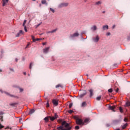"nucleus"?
I'll list each match as a JSON object with an SVG mask.
<instances>
[{
	"label": "nucleus",
	"mask_w": 130,
	"mask_h": 130,
	"mask_svg": "<svg viewBox=\"0 0 130 130\" xmlns=\"http://www.w3.org/2000/svg\"><path fill=\"white\" fill-rule=\"evenodd\" d=\"M80 35L78 32H75L73 34H71L70 35V38L71 39H73V38H75V37H78V36Z\"/></svg>",
	"instance_id": "20e7f679"
},
{
	"label": "nucleus",
	"mask_w": 130,
	"mask_h": 130,
	"mask_svg": "<svg viewBox=\"0 0 130 130\" xmlns=\"http://www.w3.org/2000/svg\"><path fill=\"white\" fill-rule=\"evenodd\" d=\"M39 26H40V24H38V25H37V27H38Z\"/></svg>",
	"instance_id": "680f3d73"
},
{
	"label": "nucleus",
	"mask_w": 130,
	"mask_h": 130,
	"mask_svg": "<svg viewBox=\"0 0 130 130\" xmlns=\"http://www.w3.org/2000/svg\"><path fill=\"white\" fill-rule=\"evenodd\" d=\"M15 61L16 62H18V58H15Z\"/></svg>",
	"instance_id": "603ef678"
},
{
	"label": "nucleus",
	"mask_w": 130,
	"mask_h": 130,
	"mask_svg": "<svg viewBox=\"0 0 130 130\" xmlns=\"http://www.w3.org/2000/svg\"><path fill=\"white\" fill-rule=\"evenodd\" d=\"M91 29L93 31H96V30H97V26L96 25H93L92 27H91Z\"/></svg>",
	"instance_id": "ddd939ff"
},
{
	"label": "nucleus",
	"mask_w": 130,
	"mask_h": 130,
	"mask_svg": "<svg viewBox=\"0 0 130 130\" xmlns=\"http://www.w3.org/2000/svg\"><path fill=\"white\" fill-rule=\"evenodd\" d=\"M49 48H50V47H48L44 49H43L44 53H47L48 52V51H49Z\"/></svg>",
	"instance_id": "1a4fd4ad"
},
{
	"label": "nucleus",
	"mask_w": 130,
	"mask_h": 130,
	"mask_svg": "<svg viewBox=\"0 0 130 130\" xmlns=\"http://www.w3.org/2000/svg\"><path fill=\"white\" fill-rule=\"evenodd\" d=\"M69 6V3H62L58 5V9H61L64 7H68Z\"/></svg>",
	"instance_id": "7ed1b4c3"
},
{
	"label": "nucleus",
	"mask_w": 130,
	"mask_h": 130,
	"mask_svg": "<svg viewBox=\"0 0 130 130\" xmlns=\"http://www.w3.org/2000/svg\"><path fill=\"white\" fill-rule=\"evenodd\" d=\"M68 112L70 114H72V113L73 112H74V111H73V110H71L70 111H68Z\"/></svg>",
	"instance_id": "72a5a7b5"
},
{
	"label": "nucleus",
	"mask_w": 130,
	"mask_h": 130,
	"mask_svg": "<svg viewBox=\"0 0 130 130\" xmlns=\"http://www.w3.org/2000/svg\"><path fill=\"white\" fill-rule=\"evenodd\" d=\"M118 91H119V89H118V88H117V89L116 90V93L118 92Z\"/></svg>",
	"instance_id": "de8ad7c7"
},
{
	"label": "nucleus",
	"mask_w": 130,
	"mask_h": 130,
	"mask_svg": "<svg viewBox=\"0 0 130 130\" xmlns=\"http://www.w3.org/2000/svg\"><path fill=\"white\" fill-rule=\"evenodd\" d=\"M103 14H105V11H103Z\"/></svg>",
	"instance_id": "bf43d9fd"
},
{
	"label": "nucleus",
	"mask_w": 130,
	"mask_h": 130,
	"mask_svg": "<svg viewBox=\"0 0 130 130\" xmlns=\"http://www.w3.org/2000/svg\"><path fill=\"white\" fill-rule=\"evenodd\" d=\"M11 71V72H15V71L14 70V69H12V68H10L9 69Z\"/></svg>",
	"instance_id": "37998d69"
},
{
	"label": "nucleus",
	"mask_w": 130,
	"mask_h": 130,
	"mask_svg": "<svg viewBox=\"0 0 130 130\" xmlns=\"http://www.w3.org/2000/svg\"><path fill=\"white\" fill-rule=\"evenodd\" d=\"M107 36H109L110 35V32L107 33Z\"/></svg>",
	"instance_id": "09e8293b"
},
{
	"label": "nucleus",
	"mask_w": 130,
	"mask_h": 130,
	"mask_svg": "<svg viewBox=\"0 0 130 130\" xmlns=\"http://www.w3.org/2000/svg\"><path fill=\"white\" fill-rule=\"evenodd\" d=\"M50 33H52L51 31H47V34H49Z\"/></svg>",
	"instance_id": "a18cd8bd"
},
{
	"label": "nucleus",
	"mask_w": 130,
	"mask_h": 130,
	"mask_svg": "<svg viewBox=\"0 0 130 130\" xmlns=\"http://www.w3.org/2000/svg\"><path fill=\"white\" fill-rule=\"evenodd\" d=\"M128 120V119L126 118H124V121H125V122H127V121Z\"/></svg>",
	"instance_id": "c9c22d12"
},
{
	"label": "nucleus",
	"mask_w": 130,
	"mask_h": 130,
	"mask_svg": "<svg viewBox=\"0 0 130 130\" xmlns=\"http://www.w3.org/2000/svg\"><path fill=\"white\" fill-rule=\"evenodd\" d=\"M74 118L76 119V122L77 124H79L80 125L82 124V125H84V122H83V120L79 118V117L74 116Z\"/></svg>",
	"instance_id": "f03ea898"
},
{
	"label": "nucleus",
	"mask_w": 130,
	"mask_h": 130,
	"mask_svg": "<svg viewBox=\"0 0 130 130\" xmlns=\"http://www.w3.org/2000/svg\"><path fill=\"white\" fill-rule=\"evenodd\" d=\"M19 90L20 92H23L24 91V89H23V88H19Z\"/></svg>",
	"instance_id": "c03bdc74"
},
{
	"label": "nucleus",
	"mask_w": 130,
	"mask_h": 130,
	"mask_svg": "<svg viewBox=\"0 0 130 130\" xmlns=\"http://www.w3.org/2000/svg\"><path fill=\"white\" fill-rule=\"evenodd\" d=\"M29 45H30V44H28L27 45V46H26V47H28V46H29Z\"/></svg>",
	"instance_id": "5fc2aeb1"
},
{
	"label": "nucleus",
	"mask_w": 130,
	"mask_h": 130,
	"mask_svg": "<svg viewBox=\"0 0 130 130\" xmlns=\"http://www.w3.org/2000/svg\"><path fill=\"white\" fill-rule=\"evenodd\" d=\"M86 76H87V77H88V76H89V75H86Z\"/></svg>",
	"instance_id": "69168bd1"
},
{
	"label": "nucleus",
	"mask_w": 130,
	"mask_h": 130,
	"mask_svg": "<svg viewBox=\"0 0 130 130\" xmlns=\"http://www.w3.org/2000/svg\"><path fill=\"white\" fill-rule=\"evenodd\" d=\"M50 11H51V12H52L53 13H55V12L54 11V10L53 8H50Z\"/></svg>",
	"instance_id": "c756f323"
},
{
	"label": "nucleus",
	"mask_w": 130,
	"mask_h": 130,
	"mask_svg": "<svg viewBox=\"0 0 130 130\" xmlns=\"http://www.w3.org/2000/svg\"><path fill=\"white\" fill-rule=\"evenodd\" d=\"M59 87L62 88V85L61 84H58V85H56L55 88H59Z\"/></svg>",
	"instance_id": "5701e85b"
},
{
	"label": "nucleus",
	"mask_w": 130,
	"mask_h": 130,
	"mask_svg": "<svg viewBox=\"0 0 130 130\" xmlns=\"http://www.w3.org/2000/svg\"><path fill=\"white\" fill-rule=\"evenodd\" d=\"M79 128H80V127L79 126L77 125V126H75V129H79Z\"/></svg>",
	"instance_id": "58836bf2"
},
{
	"label": "nucleus",
	"mask_w": 130,
	"mask_h": 130,
	"mask_svg": "<svg viewBox=\"0 0 130 130\" xmlns=\"http://www.w3.org/2000/svg\"><path fill=\"white\" fill-rule=\"evenodd\" d=\"M1 120L2 121H3V117H1Z\"/></svg>",
	"instance_id": "4d7b16f0"
},
{
	"label": "nucleus",
	"mask_w": 130,
	"mask_h": 130,
	"mask_svg": "<svg viewBox=\"0 0 130 130\" xmlns=\"http://www.w3.org/2000/svg\"><path fill=\"white\" fill-rule=\"evenodd\" d=\"M126 126H127V123H125L123 126H122V129H124V128H125Z\"/></svg>",
	"instance_id": "412c9836"
},
{
	"label": "nucleus",
	"mask_w": 130,
	"mask_h": 130,
	"mask_svg": "<svg viewBox=\"0 0 130 130\" xmlns=\"http://www.w3.org/2000/svg\"><path fill=\"white\" fill-rule=\"evenodd\" d=\"M101 97H102L101 95H100V96H98L96 98V100L98 101H100V100H101Z\"/></svg>",
	"instance_id": "393cba45"
},
{
	"label": "nucleus",
	"mask_w": 130,
	"mask_h": 130,
	"mask_svg": "<svg viewBox=\"0 0 130 130\" xmlns=\"http://www.w3.org/2000/svg\"><path fill=\"white\" fill-rule=\"evenodd\" d=\"M112 91H113L112 88H110V89H108V92L109 93H112Z\"/></svg>",
	"instance_id": "473e14b6"
},
{
	"label": "nucleus",
	"mask_w": 130,
	"mask_h": 130,
	"mask_svg": "<svg viewBox=\"0 0 130 130\" xmlns=\"http://www.w3.org/2000/svg\"><path fill=\"white\" fill-rule=\"evenodd\" d=\"M21 120H22V119H19V122H21Z\"/></svg>",
	"instance_id": "13d9d810"
},
{
	"label": "nucleus",
	"mask_w": 130,
	"mask_h": 130,
	"mask_svg": "<svg viewBox=\"0 0 130 130\" xmlns=\"http://www.w3.org/2000/svg\"><path fill=\"white\" fill-rule=\"evenodd\" d=\"M32 1H34V2H35V1H36V0H32Z\"/></svg>",
	"instance_id": "338daca9"
},
{
	"label": "nucleus",
	"mask_w": 130,
	"mask_h": 130,
	"mask_svg": "<svg viewBox=\"0 0 130 130\" xmlns=\"http://www.w3.org/2000/svg\"><path fill=\"white\" fill-rule=\"evenodd\" d=\"M2 72V70L0 69V73Z\"/></svg>",
	"instance_id": "e2e57ef3"
},
{
	"label": "nucleus",
	"mask_w": 130,
	"mask_h": 130,
	"mask_svg": "<svg viewBox=\"0 0 130 130\" xmlns=\"http://www.w3.org/2000/svg\"><path fill=\"white\" fill-rule=\"evenodd\" d=\"M85 3H87V0H84Z\"/></svg>",
	"instance_id": "052dcab7"
},
{
	"label": "nucleus",
	"mask_w": 130,
	"mask_h": 130,
	"mask_svg": "<svg viewBox=\"0 0 130 130\" xmlns=\"http://www.w3.org/2000/svg\"><path fill=\"white\" fill-rule=\"evenodd\" d=\"M3 114H4V112H0V115H3Z\"/></svg>",
	"instance_id": "8fccbe9b"
},
{
	"label": "nucleus",
	"mask_w": 130,
	"mask_h": 130,
	"mask_svg": "<svg viewBox=\"0 0 130 130\" xmlns=\"http://www.w3.org/2000/svg\"><path fill=\"white\" fill-rule=\"evenodd\" d=\"M43 45H46V42L43 43Z\"/></svg>",
	"instance_id": "3c124183"
},
{
	"label": "nucleus",
	"mask_w": 130,
	"mask_h": 130,
	"mask_svg": "<svg viewBox=\"0 0 130 130\" xmlns=\"http://www.w3.org/2000/svg\"><path fill=\"white\" fill-rule=\"evenodd\" d=\"M127 40H130V33L127 36Z\"/></svg>",
	"instance_id": "7c9ffc66"
},
{
	"label": "nucleus",
	"mask_w": 130,
	"mask_h": 130,
	"mask_svg": "<svg viewBox=\"0 0 130 130\" xmlns=\"http://www.w3.org/2000/svg\"><path fill=\"white\" fill-rule=\"evenodd\" d=\"M119 110H120V112H121V113H122L123 112V111L122 110V108H121V107H119Z\"/></svg>",
	"instance_id": "a878e982"
},
{
	"label": "nucleus",
	"mask_w": 130,
	"mask_h": 130,
	"mask_svg": "<svg viewBox=\"0 0 130 130\" xmlns=\"http://www.w3.org/2000/svg\"><path fill=\"white\" fill-rule=\"evenodd\" d=\"M62 126L57 127L58 130H71L72 127H70V124L67 123L66 121H63L61 123Z\"/></svg>",
	"instance_id": "f257e3e1"
},
{
	"label": "nucleus",
	"mask_w": 130,
	"mask_h": 130,
	"mask_svg": "<svg viewBox=\"0 0 130 130\" xmlns=\"http://www.w3.org/2000/svg\"><path fill=\"white\" fill-rule=\"evenodd\" d=\"M46 107H49V103H48V101L47 103V106Z\"/></svg>",
	"instance_id": "79ce46f5"
},
{
	"label": "nucleus",
	"mask_w": 130,
	"mask_h": 130,
	"mask_svg": "<svg viewBox=\"0 0 130 130\" xmlns=\"http://www.w3.org/2000/svg\"><path fill=\"white\" fill-rule=\"evenodd\" d=\"M42 5H45V4H46V5H47V3H46V0H42Z\"/></svg>",
	"instance_id": "b1692460"
},
{
	"label": "nucleus",
	"mask_w": 130,
	"mask_h": 130,
	"mask_svg": "<svg viewBox=\"0 0 130 130\" xmlns=\"http://www.w3.org/2000/svg\"><path fill=\"white\" fill-rule=\"evenodd\" d=\"M43 35V34H40V35Z\"/></svg>",
	"instance_id": "0e129e2a"
},
{
	"label": "nucleus",
	"mask_w": 130,
	"mask_h": 130,
	"mask_svg": "<svg viewBox=\"0 0 130 130\" xmlns=\"http://www.w3.org/2000/svg\"><path fill=\"white\" fill-rule=\"evenodd\" d=\"M35 112V111L34 109L30 110L29 112V114H32V113H34Z\"/></svg>",
	"instance_id": "aec40b11"
},
{
	"label": "nucleus",
	"mask_w": 130,
	"mask_h": 130,
	"mask_svg": "<svg viewBox=\"0 0 130 130\" xmlns=\"http://www.w3.org/2000/svg\"><path fill=\"white\" fill-rule=\"evenodd\" d=\"M100 39L99 38V37L98 36L95 38H93L92 39V40H93V41H94V42H98V41H99Z\"/></svg>",
	"instance_id": "6e6552de"
},
{
	"label": "nucleus",
	"mask_w": 130,
	"mask_h": 130,
	"mask_svg": "<svg viewBox=\"0 0 130 130\" xmlns=\"http://www.w3.org/2000/svg\"><path fill=\"white\" fill-rule=\"evenodd\" d=\"M31 39H32L34 42H35L36 39L35 36H31Z\"/></svg>",
	"instance_id": "bb28decb"
},
{
	"label": "nucleus",
	"mask_w": 130,
	"mask_h": 130,
	"mask_svg": "<svg viewBox=\"0 0 130 130\" xmlns=\"http://www.w3.org/2000/svg\"><path fill=\"white\" fill-rule=\"evenodd\" d=\"M24 30L25 32H28V30H27V26H24Z\"/></svg>",
	"instance_id": "f704fd0d"
},
{
	"label": "nucleus",
	"mask_w": 130,
	"mask_h": 130,
	"mask_svg": "<svg viewBox=\"0 0 130 130\" xmlns=\"http://www.w3.org/2000/svg\"><path fill=\"white\" fill-rule=\"evenodd\" d=\"M52 103L54 105H55V106H57V105H58V102H57L56 100H53Z\"/></svg>",
	"instance_id": "9b49d317"
},
{
	"label": "nucleus",
	"mask_w": 130,
	"mask_h": 130,
	"mask_svg": "<svg viewBox=\"0 0 130 130\" xmlns=\"http://www.w3.org/2000/svg\"><path fill=\"white\" fill-rule=\"evenodd\" d=\"M83 122H84V124H85V123H87V122H89V119L88 118L85 119Z\"/></svg>",
	"instance_id": "4be33fe9"
},
{
	"label": "nucleus",
	"mask_w": 130,
	"mask_h": 130,
	"mask_svg": "<svg viewBox=\"0 0 130 130\" xmlns=\"http://www.w3.org/2000/svg\"><path fill=\"white\" fill-rule=\"evenodd\" d=\"M32 63H30V65H29V69H30V70H31V69H32Z\"/></svg>",
	"instance_id": "e433bc0d"
},
{
	"label": "nucleus",
	"mask_w": 130,
	"mask_h": 130,
	"mask_svg": "<svg viewBox=\"0 0 130 130\" xmlns=\"http://www.w3.org/2000/svg\"><path fill=\"white\" fill-rule=\"evenodd\" d=\"M57 31V28H56V29H55L52 30L51 31V32H52V33H54V32H55Z\"/></svg>",
	"instance_id": "c85d7f7f"
},
{
	"label": "nucleus",
	"mask_w": 130,
	"mask_h": 130,
	"mask_svg": "<svg viewBox=\"0 0 130 130\" xmlns=\"http://www.w3.org/2000/svg\"><path fill=\"white\" fill-rule=\"evenodd\" d=\"M115 108V107H114V106H110L109 107V109H110V110H112V111H114V112L115 111H114Z\"/></svg>",
	"instance_id": "4468645a"
},
{
	"label": "nucleus",
	"mask_w": 130,
	"mask_h": 130,
	"mask_svg": "<svg viewBox=\"0 0 130 130\" xmlns=\"http://www.w3.org/2000/svg\"><path fill=\"white\" fill-rule=\"evenodd\" d=\"M125 106L126 107H129V106H130V102H126Z\"/></svg>",
	"instance_id": "6ab92c4d"
},
{
	"label": "nucleus",
	"mask_w": 130,
	"mask_h": 130,
	"mask_svg": "<svg viewBox=\"0 0 130 130\" xmlns=\"http://www.w3.org/2000/svg\"><path fill=\"white\" fill-rule=\"evenodd\" d=\"M5 94H6V95H8V96H10V97H14L15 98H18V96H16L15 95H12L9 93L8 92H5Z\"/></svg>",
	"instance_id": "f8f14e48"
},
{
	"label": "nucleus",
	"mask_w": 130,
	"mask_h": 130,
	"mask_svg": "<svg viewBox=\"0 0 130 130\" xmlns=\"http://www.w3.org/2000/svg\"><path fill=\"white\" fill-rule=\"evenodd\" d=\"M101 4H102V2L99 1V2L95 3V6H100V5H101Z\"/></svg>",
	"instance_id": "2eb2a0df"
},
{
	"label": "nucleus",
	"mask_w": 130,
	"mask_h": 130,
	"mask_svg": "<svg viewBox=\"0 0 130 130\" xmlns=\"http://www.w3.org/2000/svg\"><path fill=\"white\" fill-rule=\"evenodd\" d=\"M114 28H115V25H114L113 26V27H112V28H113V29H114Z\"/></svg>",
	"instance_id": "864d4df0"
},
{
	"label": "nucleus",
	"mask_w": 130,
	"mask_h": 130,
	"mask_svg": "<svg viewBox=\"0 0 130 130\" xmlns=\"http://www.w3.org/2000/svg\"><path fill=\"white\" fill-rule=\"evenodd\" d=\"M50 120L51 121H53V120L56 119V118L58 117V116L56 114H55L54 116L51 117V116H49Z\"/></svg>",
	"instance_id": "423d86ee"
},
{
	"label": "nucleus",
	"mask_w": 130,
	"mask_h": 130,
	"mask_svg": "<svg viewBox=\"0 0 130 130\" xmlns=\"http://www.w3.org/2000/svg\"><path fill=\"white\" fill-rule=\"evenodd\" d=\"M3 127H4V126L2 125H1V124H0V129H1V128H3Z\"/></svg>",
	"instance_id": "49530a36"
},
{
	"label": "nucleus",
	"mask_w": 130,
	"mask_h": 130,
	"mask_svg": "<svg viewBox=\"0 0 130 130\" xmlns=\"http://www.w3.org/2000/svg\"><path fill=\"white\" fill-rule=\"evenodd\" d=\"M88 91L89 92V97L91 98V97H93L94 96V90L90 89L88 90Z\"/></svg>",
	"instance_id": "39448f33"
},
{
	"label": "nucleus",
	"mask_w": 130,
	"mask_h": 130,
	"mask_svg": "<svg viewBox=\"0 0 130 130\" xmlns=\"http://www.w3.org/2000/svg\"><path fill=\"white\" fill-rule=\"evenodd\" d=\"M23 74L24 75V76H26V72L23 73Z\"/></svg>",
	"instance_id": "6e6d98bb"
},
{
	"label": "nucleus",
	"mask_w": 130,
	"mask_h": 130,
	"mask_svg": "<svg viewBox=\"0 0 130 130\" xmlns=\"http://www.w3.org/2000/svg\"><path fill=\"white\" fill-rule=\"evenodd\" d=\"M39 40H42V39H36L35 40V42H36V41H39Z\"/></svg>",
	"instance_id": "2f4dec72"
},
{
	"label": "nucleus",
	"mask_w": 130,
	"mask_h": 130,
	"mask_svg": "<svg viewBox=\"0 0 130 130\" xmlns=\"http://www.w3.org/2000/svg\"><path fill=\"white\" fill-rule=\"evenodd\" d=\"M86 105V102H83L81 104V107H85Z\"/></svg>",
	"instance_id": "a211bd4d"
},
{
	"label": "nucleus",
	"mask_w": 130,
	"mask_h": 130,
	"mask_svg": "<svg viewBox=\"0 0 130 130\" xmlns=\"http://www.w3.org/2000/svg\"><path fill=\"white\" fill-rule=\"evenodd\" d=\"M44 119L46 122H48L49 120V116L45 117Z\"/></svg>",
	"instance_id": "dca6fc26"
},
{
	"label": "nucleus",
	"mask_w": 130,
	"mask_h": 130,
	"mask_svg": "<svg viewBox=\"0 0 130 130\" xmlns=\"http://www.w3.org/2000/svg\"><path fill=\"white\" fill-rule=\"evenodd\" d=\"M73 106V104L71 103L69 105V108H72V107Z\"/></svg>",
	"instance_id": "4c0bfd02"
},
{
	"label": "nucleus",
	"mask_w": 130,
	"mask_h": 130,
	"mask_svg": "<svg viewBox=\"0 0 130 130\" xmlns=\"http://www.w3.org/2000/svg\"><path fill=\"white\" fill-rule=\"evenodd\" d=\"M26 22H27L26 20H24V22H23V27H24V26H25V25L26 24Z\"/></svg>",
	"instance_id": "cd10ccee"
},
{
	"label": "nucleus",
	"mask_w": 130,
	"mask_h": 130,
	"mask_svg": "<svg viewBox=\"0 0 130 130\" xmlns=\"http://www.w3.org/2000/svg\"><path fill=\"white\" fill-rule=\"evenodd\" d=\"M19 33H20V34H24V32H23V30H20V31H19Z\"/></svg>",
	"instance_id": "ea45409f"
},
{
	"label": "nucleus",
	"mask_w": 130,
	"mask_h": 130,
	"mask_svg": "<svg viewBox=\"0 0 130 130\" xmlns=\"http://www.w3.org/2000/svg\"><path fill=\"white\" fill-rule=\"evenodd\" d=\"M107 29H108V25H104L103 26V30H106Z\"/></svg>",
	"instance_id": "f3484780"
},
{
	"label": "nucleus",
	"mask_w": 130,
	"mask_h": 130,
	"mask_svg": "<svg viewBox=\"0 0 130 130\" xmlns=\"http://www.w3.org/2000/svg\"><path fill=\"white\" fill-rule=\"evenodd\" d=\"M2 2H3V6L5 7V6H6V4L9 3V0H2Z\"/></svg>",
	"instance_id": "9d476101"
},
{
	"label": "nucleus",
	"mask_w": 130,
	"mask_h": 130,
	"mask_svg": "<svg viewBox=\"0 0 130 130\" xmlns=\"http://www.w3.org/2000/svg\"><path fill=\"white\" fill-rule=\"evenodd\" d=\"M21 34L18 32L16 36V37H19L20 36Z\"/></svg>",
	"instance_id": "a19ab883"
},
{
	"label": "nucleus",
	"mask_w": 130,
	"mask_h": 130,
	"mask_svg": "<svg viewBox=\"0 0 130 130\" xmlns=\"http://www.w3.org/2000/svg\"><path fill=\"white\" fill-rule=\"evenodd\" d=\"M86 95H87V91L86 90H83V93L79 95V97L80 98H83V97H84V96H86Z\"/></svg>",
	"instance_id": "0eeeda50"
},
{
	"label": "nucleus",
	"mask_w": 130,
	"mask_h": 130,
	"mask_svg": "<svg viewBox=\"0 0 130 130\" xmlns=\"http://www.w3.org/2000/svg\"><path fill=\"white\" fill-rule=\"evenodd\" d=\"M40 6L41 7V4L40 5Z\"/></svg>",
	"instance_id": "774afa93"
}]
</instances>
